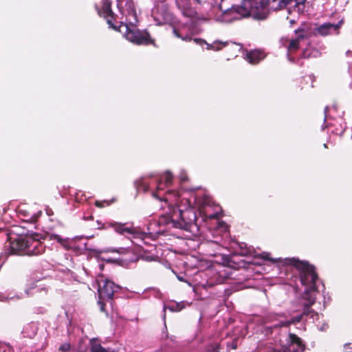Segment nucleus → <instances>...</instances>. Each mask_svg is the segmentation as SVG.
Listing matches in <instances>:
<instances>
[{
  "label": "nucleus",
  "mask_w": 352,
  "mask_h": 352,
  "mask_svg": "<svg viewBox=\"0 0 352 352\" xmlns=\"http://www.w3.org/2000/svg\"><path fill=\"white\" fill-rule=\"evenodd\" d=\"M38 236V234L34 233L30 235L16 236L14 238L9 237L5 248L9 250L10 254L37 256L44 252L45 248Z\"/></svg>",
  "instance_id": "1"
},
{
  "label": "nucleus",
  "mask_w": 352,
  "mask_h": 352,
  "mask_svg": "<svg viewBox=\"0 0 352 352\" xmlns=\"http://www.w3.org/2000/svg\"><path fill=\"white\" fill-rule=\"evenodd\" d=\"M197 216L192 209L182 210L177 206L170 208L169 212L161 215L158 219L160 226L168 228H179L185 230H191L196 224Z\"/></svg>",
  "instance_id": "2"
},
{
  "label": "nucleus",
  "mask_w": 352,
  "mask_h": 352,
  "mask_svg": "<svg viewBox=\"0 0 352 352\" xmlns=\"http://www.w3.org/2000/svg\"><path fill=\"white\" fill-rule=\"evenodd\" d=\"M283 264L287 266L295 267L300 275L302 285L306 287L304 294H312L318 292L316 281L318 276L316 267L308 261H300L296 258H287L284 259Z\"/></svg>",
  "instance_id": "3"
},
{
  "label": "nucleus",
  "mask_w": 352,
  "mask_h": 352,
  "mask_svg": "<svg viewBox=\"0 0 352 352\" xmlns=\"http://www.w3.org/2000/svg\"><path fill=\"white\" fill-rule=\"evenodd\" d=\"M94 8L98 14L106 20L109 28L114 30L120 31V27L114 24L117 16L112 10L111 1L110 0H98L94 3Z\"/></svg>",
  "instance_id": "4"
},
{
  "label": "nucleus",
  "mask_w": 352,
  "mask_h": 352,
  "mask_svg": "<svg viewBox=\"0 0 352 352\" xmlns=\"http://www.w3.org/2000/svg\"><path fill=\"white\" fill-rule=\"evenodd\" d=\"M126 31L125 32L126 38L130 42L138 45H150L156 46L155 41L151 38V34L147 31H142L138 29L132 30L125 25Z\"/></svg>",
  "instance_id": "5"
},
{
  "label": "nucleus",
  "mask_w": 352,
  "mask_h": 352,
  "mask_svg": "<svg viewBox=\"0 0 352 352\" xmlns=\"http://www.w3.org/2000/svg\"><path fill=\"white\" fill-rule=\"evenodd\" d=\"M248 3L252 10V15L254 18L263 20L266 19L267 13L265 12V10L267 6V0H248Z\"/></svg>",
  "instance_id": "6"
},
{
  "label": "nucleus",
  "mask_w": 352,
  "mask_h": 352,
  "mask_svg": "<svg viewBox=\"0 0 352 352\" xmlns=\"http://www.w3.org/2000/svg\"><path fill=\"white\" fill-rule=\"evenodd\" d=\"M120 289L119 285H116L113 282L106 279L101 287L100 286L99 298H107V300H112L114 294Z\"/></svg>",
  "instance_id": "7"
},
{
  "label": "nucleus",
  "mask_w": 352,
  "mask_h": 352,
  "mask_svg": "<svg viewBox=\"0 0 352 352\" xmlns=\"http://www.w3.org/2000/svg\"><path fill=\"white\" fill-rule=\"evenodd\" d=\"M224 14L230 16L234 19H241L252 15V13L245 6H232L225 12Z\"/></svg>",
  "instance_id": "8"
},
{
  "label": "nucleus",
  "mask_w": 352,
  "mask_h": 352,
  "mask_svg": "<svg viewBox=\"0 0 352 352\" xmlns=\"http://www.w3.org/2000/svg\"><path fill=\"white\" fill-rule=\"evenodd\" d=\"M303 299L307 301L303 305V311L301 314L302 317L310 316L314 318V316L318 317V314L312 308L311 306L316 302V296L312 294H303Z\"/></svg>",
  "instance_id": "9"
},
{
  "label": "nucleus",
  "mask_w": 352,
  "mask_h": 352,
  "mask_svg": "<svg viewBox=\"0 0 352 352\" xmlns=\"http://www.w3.org/2000/svg\"><path fill=\"white\" fill-rule=\"evenodd\" d=\"M264 52L259 50H252L246 55L247 60L252 65H256L265 58Z\"/></svg>",
  "instance_id": "10"
},
{
  "label": "nucleus",
  "mask_w": 352,
  "mask_h": 352,
  "mask_svg": "<svg viewBox=\"0 0 352 352\" xmlns=\"http://www.w3.org/2000/svg\"><path fill=\"white\" fill-rule=\"evenodd\" d=\"M125 225V223L117 222L111 223V226L114 229V230L120 234H134L135 233V230L133 228H128L126 227Z\"/></svg>",
  "instance_id": "11"
},
{
  "label": "nucleus",
  "mask_w": 352,
  "mask_h": 352,
  "mask_svg": "<svg viewBox=\"0 0 352 352\" xmlns=\"http://www.w3.org/2000/svg\"><path fill=\"white\" fill-rule=\"evenodd\" d=\"M306 0H302L301 2L297 0H280L278 3V7L280 9L286 8L289 12H291L292 8H296L299 7L300 5L304 3Z\"/></svg>",
  "instance_id": "12"
},
{
  "label": "nucleus",
  "mask_w": 352,
  "mask_h": 352,
  "mask_svg": "<svg viewBox=\"0 0 352 352\" xmlns=\"http://www.w3.org/2000/svg\"><path fill=\"white\" fill-rule=\"evenodd\" d=\"M305 38V34H299L296 38L290 40L287 47V52L290 54L296 52L300 48V42Z\"/></svg>",
  "instance_id": "13"
},
{
  "label": "nucleus",
  "mask_w": 352,
  "mask_h": 352,
  "mask_svg": "<svg viewBox=\"0 0 352 352\" xmlns=\"http://www.w3.org/2000/svg\"><path fill=\"white\" fill-rule=\"evenodd\" d=\"M90 352H116L114 350L103 347L96 338H92L89 341Z\"/></svg>",
  "instance_id": "14"
},
{
  "label": "nucleus",
  "mask_w": 352,
  "mask_h": 352,
  "mask_svg": "<svg viewBox=\"0 0 352 352\" xmlns=\"http://www.w3.org/2000/svg\"><path fill=\"white\" fill-rule=\"evenodd\" d=\"M333 23H327L319 25L314 29L316 34H318L322 36H326L331 33Z\"/></svg>",
  "instance_id": "15"
},
{
  "label": "nucleus",
  "mask_w": 352,
  "mask_h": 352,
  "mask_svg": "<svg viewBox=\"0 0 352 352\" xmlns=\"http://www.w3.org/2000/svg\"><path fill=\"white\" fill-rule=\"evenodd\" d=\"M37 330L36 325L31 322L24 327L22 333L25 338H33L36 335Z\"/></svg>",
  "instance_id": "16"
},
{
  "label": "nucleus",
  "mask_w": 352,
  "mask_h": 352,
  "mask_svg": "<svg viewBox=\"0 0 352 352\" xmlns=\"http://www.w3.org/2000/svg\"><path fill=\"white\" fill-rule=\"evenodd\" d=\"M288 342L291 345H296L298 349L304 351L305 345L303 344L302 340L296 334L289 333Z\"/></svg>",
  "instance_id": "17"
},
{
  "label": "nucleus",
  "mask_w": 352,
  "mask_h": 352,
  "mask_svg": "<svg viewBox=\"0 0 352 352\" xmlns=\"http://www.w3.org/2000/svg\"><path fill=\"white\" fill-rule=\"evenodd\" d=\"M50 239L56 240L66 250L70 249L69 241L68 239H63L60 235L56 234H49Z\"/></svg>",
  "instance_id": "18"
},
{
  "label": "nucleus",
  "mask_w": 352,
  "mask_h": 352,
  "mask_svg": "<svg viewBox=\"0 0 352 352\" xmlns=\"http://www.w3.org/2000/svg\"><path fill=\"white\" fill-rule=\"evenodd\" d=\"M135 185L138 191L146 192L148 190V186L144 183L143 179H138L135 182Z\"/></svg>",
  "instance_id": "19"
},
{
  "label": "nucleus",
  "mask_w": 352,
  "mask_h": 352,
  "mask_svg": "<svg viewBox=\"0 0 352 352\" xmlns=\"http://www.w3.org/2000/svg\"><path fill=\"white\" fill-rule=\"evenodd\" d=\"M173 175L171 172L167 170L164 173V182L165 184L168 186L172 184Z\"/></svg>",
  "instance_id": "20"
},
{
  "label": "nucleus",
  "mask_w": 352,
  "mask_h": 352,
  "mask_svg": "<svg viewBox=\"0 0 352 352\" xmlns=\"http://www.w3.org/2000/svg\"><path fill=\"white\" fill-rule=\"evenodd\" d=\"M239 254L242 256H248L251 254V250L246 247H241Z\"/></svg>",
  "instance_id": "21"
},
{
  "label": "nucleus",
  "mask_w": 352,
  "mask_h": 352,
  "mask_svg": "<svg viewBox=\"0 0 352 352\" xmlns=\"http://www.w3.org/2000/svg\"><path fill=\"white\" fill-rule=\"evenodd\" d=\"M303 317L302 314L292 318L289 320L291 324H295L300 322L302 320Z\"/></svg>",
  "instance_id": "22"
},
{
  "label": "nucleus",
  "mask_w": 352,
  "mask_h": 352,
  "mask_svg": "<svg viewBox=\"0 0 352 352\" xmlns=\"http://www.w3.org/2000/svg\"><path fill=\"white\" fill-rule=\"evenodd\" d=\"M219 344H213L208 346V352H219Z\"/></svg>",
  "instance_id": "23"
},
{
  "label": "nucleus",
  "mask_w": 352,
  "mask_h": 352,
  "mask_svg": "<svg viewBox=\"0 0 352 352\" xmlns=\"http://www.w3.org/2000/svg\"><path fill=\"white\" fill-rule=\"evenodd\" d=\"M104 300H107V298H99V300L98 302V304L100 307V310L102 312H106Z\"/></svg>",
  "instance_id": "24"
},
{
  "label": "nucleus",
  "mask_w": 352,
  "mask_h": 352,
  "mask_svg": "<svg viewBox=\"0 0 352 352\" xmlns=\"http://www.w3.org/2000/svg\"><path fill=\"white\" fill-rule=\"evenodd\" d=\"M70 348H71V345L69 344H62L60 347H59V351H62V352H67L70 350Z\"/></svg>",
  "instance_id": "25"
},
{
  "label": "nucleus",
  "mask_w": 352,
  "mask_h": 352,
  "mask_svg": "<svg viewBox=\"0 0 352 352\" xmlns=\"http://www.w3.org/2000/svg\"><path fill=\"white\" fill-rule=\"evenodd\" d=\"M343 23H344V21L343 20H340L336 24H333V23L332 29L334 30L335 31H336L338 33V31H339L340 28H341V26L342 25Z\"/></svg>",
  "instance_id": "26"
},
{
  "label": "nucleus",
  "mask_w": 352,
  "mask_h": 352,
  "mask_svg": "<svg viewBox=\"0 0 352 352\" xmlns=\"http://www.w3.org/2000/svg\"><path fill=\"white\" fill-rule=\"evenodd\" d=\"M290 325H291V324L289 322V320H287L285 321L280 322L278 324H276L274 327H289Z\"/></svg>",
  "instance_id": "27"
},
{
  "label": "nucleus",
  "mask_w": 352,
  "mask_h": 352,
  "mask_svg": "<svg viewBox=\"0 0 352 352\" xmlns=\"http://www.w3.org/2000/svg\"><path fill=\"white\" fill-rule=\"evenodd\" d=\"M307 31L302 28H299L297 30H295V34L298 36L299 34H304V33H306Z\"/></svg>",
  "instance_id": "28"
},
{
  "label": "nucleus",
  "mask_w": 352,
  "mask_h": 352,
  "mask_svg": "<svg viewBox=\"0 0 352 352\" xmlns=\"http://www.w3.org/2000/svg\"><path fill=\"white\" fill-rule=\"evenodd\" d=\"M173 34L179 38H182V35H181V34L179 33V30L176 28H174L173 30Z\"/></svg>",
  "instance_id": "29"
},
{
  "label": "nucleus",
  "mask_w": 352,
  "mask_h": 352,
  "mask_svg": "<svg viewBox=\"0 0 352 352\" xmlns=\"http://www.w3.org/2000/svg\"><path fill=\"white\" fill-rule=\"evenodd\" d=\"M182 40L184 41H190L192 40V38L190 36L186 34V36H182V38H181Z\"/></svg>",
  "instance_id": "30"
},
{
  "label": "nucleus",
  "mask_w": 352,
  "mask_h": 352,
  "mask_svg": "<svg viewBox=\"0 0 352 352\" xmlns=\"http://www.w3.org/2000/svg\"><path fill=\"white\" fill-rule=\"evenodd\" d=\"M193 41L196 44L198 45H202L204 43V41L201 38H194Z\"/></svg>",
  "instance_id": "31"
},
{
  "label": "nucleus",
  "mask_w": 352,
  "mask_h": 352,
  "mask_svg": "<svg viewBox=\"0 0 352 352\" xmlns=\"http://www.w3.org/2000/svg\"><path fill=\"white\" fill-rule=\"evenodd\" d=\"M208 217L211 219H217L219 218V214L217 213H214V214H209L208 216Z\"/></svg>",
  "instance_id": "32"
},
{
  "label": "nucleus",
  "mask_w": 352,
  "mask_h": 352,
  "mask_svg": "<svg viewBox=\"0 0 352 352\" xmlns=\"http://www.w3.org/2000/svg\"><path fill=\"white\" fill-rule=\"evenodd\" d=\"M171 193H173L176 198L179 197L180 196L179 192L176 191H173L171 192Z\"/></svg>",
  "instance_id": "33"
},
{
  "label": "nucleus",
  "mask_w": 352,
  "mask_h": 352,
  "mask_svg": "<svg viewBox=\"0 0 352 352\" xmlns=\"http://www.w3.org/2000/svg\"><path fill=\"white\" fill-rule=\"evenodd\" d=\"M232 348L233 349H236V342H234V343L232 344Z\"/></svg>",
  "instance_id": "34"
},
{
  "label": "nucleus",
  "mask_w": 352,
  "mask_h": 352,
  "mask_svg": "<svg viewBox=\"0 0 352 352\" xmlns=\"http://www.w3.org/2000/svg\"><path fill=\"white\" fill-rule=\"evenodd\" d=\"M96 206H98V207H100V206H101L100 204L98 201H96Z\"/></svg>",
  "instance_id": "35"
},
{
  "label": "nucleus",
  "mask_w": 352,
  "mask_h": 352,
  "mask_svg": "<svg viewBox=\"0 0 352 352\" xmlns=\"http://www.w3.org/2000/svg\"><path fill=\"white\" fill-rule=\"evenodd\" d=\"M350 345H351V344H346L344 345V348H346V347H347V348H349V346H350Z\"/></svg>",
  "instance_id": "36"
},
{
  "label": "nucleus",
  "mask_w": 352,
  "mask_h": 352,
  "mask_svg": "<svg viewBox=\"0 0 352 352\" xmlns=\"http://www.w3.org/2000/svg\"><path fill=\"white\" fill-rule=\"evenodd\" d=\"M153 195L155 197L157 198V195H156L155 192H153Z\"/></svg>",
  "instance_id": "37"
},
{
  "label": "nucleus",
  "mask_w": 352,
  "mask_h": 352,
  "mask_svg": "<svg viewBox=\"0 0 352 352\" xmlns=\"http://www.w3.org/2000/svg\"><path fill=\"white\" fill-rule=\"evenodd\" d=\"M179 280H183V278L182 277H178Z\"/></svg>",
  "instance_id": "38"
},
{
  "label": "nucleus",
  "mask_w": 352,
  "mask_h": 352,
  "mask_svg": "<svg viewBox=\"0 0 352 352\" xmlns=\"http://www.w3.org/2000/svg\"><path fill=\"white\" fill-rule=\"evenodd\" d=\"M324 147H325V148L327 147L326 144H324Z\"/></svg>",
  "instance_id": "39"
},
{
  "label": "nucleus",
  "mask_w": 352,
  "mask_h": 352,
  "mask_svg": "<svg viewBox=\"0 0 352 352\" xmlns=\"http://www.w3.org/2000/svg\"><path fill=\"white\" fill-rule=\"evenodd\" d=\"M293 352H297V351L296 349H294Z\"/></svg>",
  "instance_id": "40"
}]
</instances>
